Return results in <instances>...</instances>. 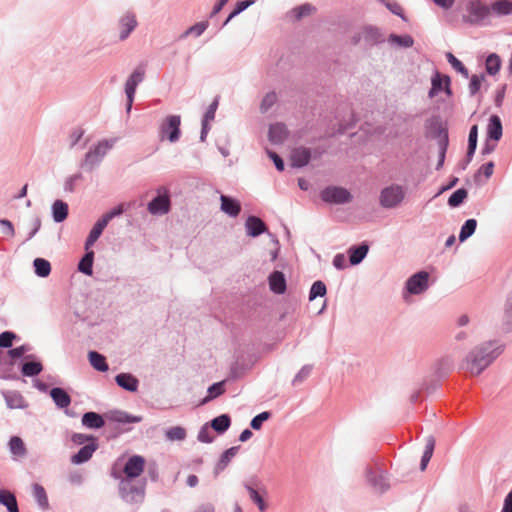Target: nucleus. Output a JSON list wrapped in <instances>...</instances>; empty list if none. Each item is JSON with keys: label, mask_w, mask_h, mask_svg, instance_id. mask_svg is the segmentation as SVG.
Returning a JSON list of instances; mask_svg holds the SVG:
<instances>
[{"label": "nucleus", "mask_w": 512, "mask_h": 512, "mask_svg": "<svg viewBox=\"0 0 512 512\" xmlns=\"http://www.w3.org/2000/svg\"><path fill=\"white\" fill-rule=\"evenodd\" d=\"M391 40L394 42V43H397L401 46H404V47H411L413 45V39L411 36L409 35H405V36H398V35H392L391 36Z\"/></svg>", "instance_id": "052dcab7"}, {"label": "nucleus", "mask_w": 512, "mask_h": 512, "mask_svg": "<svg viewBox=\"0 0 512 512\" xmlns=\"http://www.w3.org/2000/svg\"><path fill=\"white\" fill-rule=\"evenodd\" d=\"M166 436L171 441H181L186 437V431L180 426L172 427L166 431Z\"/></svg>", "instance_id": "09e8293b"}, {"label": "nucleus", "mask_w": 512, "mask_h": 512, "mask_svg": "<svg viewBox=\"0 0 512 512\" xmlns=\"http://www.w3.org/2000/svg\"><path fill=\"white\" fill-rule=\"evenodd\" d=\"M493 170H494V163L488 162V163L483 164L480 167L479 174L483 173L485 175L486 179H488L493 174Z\"/></svg>", "instance_id": "69168bd1"}, {"label": "nucleus", "mask_w": 512, "mask_h": 512, "mask_svg": "<svg viewBox=\"0 0 512 512\" xmlns=\"http://www.w3.org/2000/svg\"><path fill=\"white\" fill-rule=\"evenodd\" d=\"M288 130L283 123H275L270 126L269 140L274 144L283 143L288 137Z\"/></svg>", "instance_id": "ddd939ff"}, {"label": "nucleus", "mask_w": 512, "mask_h": 512, "mask_svg": "<svg viewBox=\"0 0 512 512\" xmlns=\"http://www.w3.org/2000/svg\"><path fill=\"white\" fill-rule=\"evenodd\" d=\"M180 116H168L162 123L160 128L161 139H167L170 142H176L180 136Z\"/></svg>", "instance_id": "20e7f679"}, {"label": "nucleus", "mask_w": 512, "mask_h": 512, "mask_svg": "<svg viewBox=\"0 0 512 512\" xmlns=\"http://www.w3.org/2000/svg\"><path fill=\"white\" fill-rule=\"evenodd\" d=\"M269 287L276 294H283L286 290V279L282 272L274 271L269 276Z\"/></svg>", "instance_id": "dca6fc26"}, {"label": "nucleus", "mask_w": 512, "mask_h": 512, "mask_svg": "<svg viewBox=\"0 0 512 512\" xmlns=\"http://www.w3.org/2000/svg\"><path fill=\"white\" fill-rule=\"evenodd\" d=\"M325 294H326V286H325V284L322 281H316V282L313 283V285L311 287L309 299L313 300L316 297H318V296L322 297Z\"/></svg>", "instance_id": "3c124183"}, {"label": "nucleus", "mask_w": 512, "mask_h": 512, "mask_svg": "<svg viewBox=\"0 0 512 512\" xmlns=\"http://www.w3.org/2000/svg\"><path fill=\"white\" fill-rule=\"evenodd\" d=\"M114 419L117 422H121V423H135V422L140 421V418L133 417V416L127 415L125 413H119L117 416L114 417Z\"/></svg>", "instance_id": "e2e57ef3"}, {"label": "nucleus", "mask_w": 512, "mask_h": 512, "mask_svg": "<svg viewBox=\"0 0 512 512\" xmlns=\"http://www.w3.org/2000/svg\"><path fill=\"white\" fill-rule=\"evenodd\" d=\"M93 259H94V252L87 250V253L81 259V261L78 265V269L86 275H92Z\"/></svg>", "instance_id": "c9c22d12"}, {"label": "nucleus", "mask_w": 512, "mask_h": 512, "mask_svg": "<svg viewBox=\"0 0 512 512\" xmlns=\"http://www.w3.org/2000/svg\"><path fill=\"white\" fill-rule=\"evenodd\" d=\"M34 494L40 505L47 504V496L44 488L38 484L34 486Z\"/></svg>", "instance_id": "680f3d73"}, {"label": "nucleus", "mask_w": 512, "mask_h": 512, "mask_svg": "<svg viewBox=\"0 0 512 512\" xmlns=\"http://www.w3.org/2000/svg\"><path fill=\"white\" fill-rule=\"evenodd\" d=\"M448 62L452 65V67L458 71L459 73L463 74L465 77H468V70L463 65V63L458 60L452 53L448 52L446 54Z\"/></svg>", "instance_id": "8fccbe9b"}, {"label": "nucleus", "mask_w": 512, "mask_h": 512, "mask_svg": "<svg viewBox=\"0 0 512 512\" xmlns=\"http://www.w3.org/2000/svg\"><path fill=\"white\" fill-rule=\"evenodd\" d=\"M16 335L13 332L5 331L0 334V347L9 348L12 346L13 340Z\"/></svg>", "instance_id": "4d7b16f0"}, {"label": "nucleus", "mask_w": 512, "mask_h": 512, "mask_svg": "<svg viewBox=\"0 0 512 512\" xmlns=\"http://www.w3.org/2000/svg\"><path fill=\"white\" fill-rule=\"evenodd\" d=\"M120 24V39L124 40L126 39L129 34L135 29L137 26V20L135 17V14L133 13H127L123 15L119 21Z\"/></svg>", "instance_id": "f8f14e48"}, {"label": "nucleus", "mask_w": 512, "mask_h": 512, "mask_svg": "<svg viewBox=\"0 0 512 512\" xmlns=\"http://www.w3.org/2000/svg\"><path fill=\"white\" fill-rule=\"evenodd\" d=\"M487 136L489 140L495 142L499 141L502 137V123L497 115H492L489 119L487 126Z\"/></svg>", "instance_id": "4468645a"}, {"label": "nucleus", "mask_w": 512, "mask_h": 512, "mask_svg": "<svg viewBox=\"0 0 512 512\" xmlns=\"http://www.w3.org/2000/svg\"><path fill=\"white\" fill-rule=\"evenodd\" d=\"M89 362L92 367L98 371L105 372L108 370L106 359L103 355L96 351H90L88 354Z\"/></svg>", "instance_id": "c756f323"}, {"label": "nucleus", "mask_w": 512, "mask_h": 512, "mask_svg": "<svg viewBox=\"0 0 512 512\" xmlns=\"http://www.w3.org/2000/svg\"><path fill=\"white\" fill-rule=\"evenodd\" d=\"M502 512H512V491L505 498Z\"/></svg>", "instance_id": "774afa93"}, {"label": "nucleus", "mask_w": 512, "mask_h": 512, "mask_svg": "<svg viewBox=\"0 0 512 512\" xmlns=\"http://www.w3.org/2000/svg\"><path fill=\"white\" fill-rule=\"evenodd\" d=\"M220 200H221V209L223 212H225L226 214H228L232 217H236L239 215V213L241 211V206L237 200L232 199L225 195H222Z\"/></svg>", "instance_id": "a211bd4d"}, {"label": "nucleus", "mask_w": 512, "mask_h": 512, "mask_svg": "<svg viewBox=\"0 0 512 512\" xmlns=\"http://www.w3.org/2000/svg\"><path fill=\"white\" fill-rule=\"evenodd\" d=\"M502 348L494 342H485L472 349L465 357L462 368L473 376L481 374L500 354Z\"/></svg>", "instance_id": "f257e3e1"}, {"label": "nucleus", "mask_w": 512, "mask_h": 512, "mask_svg": "<svg viewBox=\"0 0 512 512\" xmlns=\"http://www.w3.org/2000/svg\"><path fill=\"white\" fill-rule=\"evenodd\" d=\"M404 197V188L400 185L392 184L382 189L379 196V203L384 208H393L399 205Z\"/></svg>", "instance_id": "7ed1b4c3"}, {"label": "nucleus", "mask_w": 512, "mask_h": 512, "mask_svg": "<svg viewBox=\"0 0 512 512\" xmlns=\"http://www.w3.org/2000/svg\"><path fill=\"white\" fill-rule=\"evenodd\" d=\"M314 11H315V8L311 4H303L301 6L294 8L291 11V16L295 20H300L303 17L311 15Z\"/></svg>", "instance_id": "4c0bfd02"}, {"label": "nucleus", "mask_w": 512, "mask_h": 512, "mask_svg": "<svg viewBox=\"0 0 512 512\" xmlns=\"http://www.w3.org/2000/svg\"><path fill=\"white\" fill-rule=\"evenodd\" d=\"M125 210L124 204H119L117 207L107 212L102 216V219L108 224L114 217L121 215Z\"/></svg>", "instance_id": "bf43d9fd"}, {"label": "nucleus", "mask_w": 512, "mask_h": 512, "mask_svg": "<svg viewBox=\"0 0 512 512\" xmlns=\"http://www.w3.org/2000/svg\"><path fill=\"white\" fill-rule=\"evenodd\" d=\"M269 418H270L269 412H267V411L262 412L252 419L250 425L253 429L259 430L261 428L263 422L268 420Z\"/></svg>", "instance_id": "6e6d98bb"}, {"label": "nucleus", "mask_w": 512, "mask_h": 512, "mask_svg": "<svg viewBox=\"0 0 512 512\" xmlns=\"http://www.w3.org/2000/svg\"><path fill=\"white\" fill-rule=\"evenodd\" d=\"M27 351H28L27 346L22 345V346L14 348V349H11L9 351V355L11 356V358L17 359V358H20L21 356H23L24 353Z\"/></svg>", "instance_id": "338daca9"}, {"label": "nucleus", "mask_w": 512, "mask_h": 512, "mask_svg": "<svg viewBox=\"0 0 512 512\" xmlns=\"http://www.w3.org/2000/svg\"><path fill=\"white\" fill-rule=\"evenodd\" d=\"M145 70L143 67H137L131 76L128 78L125 84V93L127 95V110L129 111L132 107L134 94L139 83L144 79Z\"/></svg>", "instance_id": "6e6552de"}, {"label": "nucleus", "mask_w": 512, "mask_h": 512, "mask_svg": "<svg viewBox=\"0 0 512 512\" xmlns=\"http://www.w3.org/2000/svg\"><path fill=\"white\" fill-rule=\"evenodd\" d=\"M476 226L477 222L475 219H468L461 228L459 240L463 242L469 238L475 232Z\"/></svg>", "instance_id": "58836bf2"}, {"label": "nucleus", "mask_w": 512, "mask_h": 512, "mask_svg": "<svg viewBox=\"0 0 512 512\" xmlns=\"http://www.w3.org/2000/svg\"><path fill=\"white\" fill-rule=\"evenodd\" d=\"M250 499L258 506L261 512H265L267 509V504L263 497L252 487H247Z\"/></svg>", "instance_id": "c03bdc74"}, {"label": "nucleus", "mask_w": 512, "mask_h": 512, "mask_svg": "<svg viewBox=\"0 0 512 512\" xmlns=\"http://www.w3.org/2000/svg\"><path fill=\"white\" fill-rule=\"evenodd\" d=\"M369 482L380 492H384L389 488V483L384 471L378 470L368 475Z\"/></svg>", "instance_id": "f3484780"}, {"label": "nucleus", "mask_w": 512, "mask_h": 512, "mask_svg": "<svg viewBox=\"0 0 512 512\" xmlns=\"http://www.w3.org/2000/svg\"><path fill=\"white\" fill-rule=\"evenodd\" d=\"M432 87L429 91V97H435L439 92L445 90V92L450 95V78L446 75H441L439 72H436L431 79Z\"/></svg>", "instance_id": "9b49d317"}, {"label": "nucleus", "mask_w": 512, "mask_h": 512, "mask_svg": "<svg viewBox=\"0 0 512 512\" xmlns=\"http://www.w3.org/2000/svg\"><path fill=\"white\" fill-rule=\"evenodd\" d=\"M434 448H435V439H434V437L430 436L426 440L425 450H424V453H423L422 459H421L420 468L422 471H424L426 469V467L433 455Z\"/></svg>", "instance_id": "2f4dec72"}, {"label": "nucleus", "mask_w": 512, "mask_h": 512, "mask_svg": "<svg viewBox=\"0 0 512 512\" xmlns=\"http://www.w3.org/2000/svg\"><path fill=\"white\" fill-rule=\"evenodd\" d=\"M146 460L143 456L133 455L124 465L123 473L124 478L135 479L138 478L145 470Z\"/></svg>", "instance_id": "0eeeda50"}, {"label": "nucleus", "mask_w": 512, "mask_h": 512, "mask_svg": "<svg viewBox=\"0 0 512 512\" xmlns=\"http://www.w3.org/2000/svg\"><path fill=\"white\" fill-rule=\"evenodd\" d=\"M218 107V101L214 100L208 107L207 111L204 114V118L202 121V131H201V140H204L208 131H209V122L214 120L215 112Z\"/></svg>", "instance_id": "a878e982"}, {"label": "nucleus", "mask_w": 512, "mask_h": 512, "mask_svg": "<svg viewBox=\"0 0 512 512\" xmlns=\"http://www.w3.org/2000/svg\"><path fill=\"white\" fill-rule=\"evenodd\" d=\"M0 503L6 506L9 512H19L15 495L7 490L0 491Z\"/></svg>", "instance_id": "bb28decb"}, {"label": "nucleus", "mask_w": 512, "mask_h": 512, "mask_svg": "<svg viewBox=\"0 0 512 512\" xmlns=\"http://www.w3.org/2000/svg\"><path fill=\"white\" fill-rule=\"evenodd\" d=\"M321 198L328 203L344 204L352 200V195L343 187L331 186L321 192Z\"/></svg>", "instance_id": "39448f33"}, {"label": "nucleus", "mask_w": 512, "mask_h": 512, "mask_svg": "<svg viewBox=\"0 0 512 512\" xmlns=\"http://www.w3.org/2000/svg\"><path fill=\"white\" fill-rule=\"evenodd\" d=\"M477 137H478V127L477 125H473L469 132L468 137V151L467 156L470 158L474 154L477 146Z\"/></svg>", "instance_id": "37998d69"}, {"label": "nucleus", "mask_w": 512, "mask_h": 512, "mask_svg": "<svg viewBox=\"0 0 512 512\" xmlns=\"http://www.w3.org/2000/svg\"><path fill=\"white\" fill-rule=\"evenodd\" d=\"M43 367L40 362H27L22 366V373L25 376H36L42 371Z\"/></svg>", "instance_id": "79ce46f5"}, {"label": "nucleus", "mask_w": 512, "mask_h": 512, "mask_svg": "<svg viewBox=\"0 0 512 512\" xmlns=\"http://www.w3.org/2000/svg\"><path fill=\"white\" fill-rule=\"evenodd\" d=\"M111 147L112 144L108 143V141H102L95 147L93 151H90L87 154V159H91L93 157H102Z\"/></svg>", "instance_id": "de8ad7c7"}, {"label": "nucleus", "mask_w": 512, "mask_h": 512, "mask_svg": "<svg viewBox=\"0 0 512 512\" xmlns=\"http://www.w3.org/2000/svg\"><path fill=\"white\" fill-rule=\"evenodd\" d=\"M108 224L103 220L102 218L99 219L92 230L90 231L86 243H85V249L89 250V248L98 240L100 235L102 234L103 230Z\"/></svg>", "instance_id": "5701e85b"}, {"label": "nucleus", "mask_w": 512, "mask_h": 512, "mask_svg": "<svg viewBox=\"0 0 512 512\" xmlns=\"http://www.w3.org/2000/svg\"><path fill=\"white\" fill-rule=\"evenodd\" d=\"M238 448L237 447H231L227 449L221 456V459L217 465L218 470H223L226 468V466L229 464L231 459L237 454Z\"/></svg>", "instance_id": "a18cd8bd"}, {"label": "nucleus", "mask_w": 512, "mask_h": 512, "mask_svg": "<svg viewBox=\"0 0 512 512\" xmlns=\"http://www.w3.org/2000/svg\"><path fill=\"white\" fill-rule=\"evenodd\" d=\"M35 272L40 277H46L50 274L51 265L43 258H36L34 260Z\"/></svg>", "instance_id": "e433bc0d"}, {"label": "nucleus", "mask_w": 512, "mask_h": 512, "mask_svg": "<svg viewBox=\"0 0 512 512\" xmlns=\"http://www.w3.org/2000/svg\"><path fill=\"white\" fill-rule=\"evenodd\" d=\"M50 396L59 408H67L71 403L70 396L62 388L51 389Z\"/></svg>", "instance_id": "4be33fe9"}, {"label": "nucleus", "mask_w": 512, "mask_h": 512, "mask_svg": "<svg viewBox=\"0 0 512 512\" xmlns=\"http://www.w3.org/2000/svg\"><path fill=\"white\" fill-rule=\"evenodd\" d=\"M53 218L56 222L64 221L68 216V205L61 201L56 200L52 206Z\"/></svg>", "instance_id": "7c9ffc66"}, {"label": "nucleus", "mask_w": 512, "mask_h": 512, "mask_svg": "<svg viewBox=\"0 0 512 512\" xmlns=\"http://www.w3.org/2000/svg\"><path fill=\"white\" fill-rule=\"evenodd\" d=\"M9 449L16 459L23 458L27 454L26 446L23 440L18 436H13L10 438Z\"/></svg>", "instance_id": "b1692460"}, {"label": "nucleus", "mask_w": 512, "mask_h": 512, "mask_svg": "<svg viewBox=\"0 0 512 512\" xmlns=\"http://www.w3.org/2000/svg\"><path fill=\"white\" fill-rule=\"evenodd\" d=\"M429 274L425 271H420L411 276L406 284L407 290L411 294H420L428 287Z\"/></svg>", "instance_id": "1a4fd4ad"}, {"label": "nucleus", "mask_w": 512, "mask_h": 512, "mask_svg": "<svg viewBox=\"0 0 512 512\" xmlns=\"http://www.w3.org/2000/svg\"><path fill=\"white\" fill-rule=\"evenodd\" d=\"M230 423V417L226 414H223L211 421V427L218 433H223L229 428Z\"/></svg>", "instance_id": "72a5a7b5"}, {"label": "nucleus", "mask_w": 512, "mask_h": 512, "mask_svg": "<svg viewBox=\"0 0 512 512\" xmlns=\"http://www.w3.org/2000/svg\"><path fill=\"white\" fill-rule=\"evenodd\" d=\"M310 160V151L306 148H297L292 151L291 162L295 167H303Z\"/></svg>", "instance_id": "412c9836"}, {"label": "nucleus", "mask_w": 512, "mask_h": 512, "mask_svg": "<svg viewBox=\"0 0 512 512\" xmlns=\"http://www.w3.org/2000/svg\"><path fill=\"white\" fill-rule=\"evenodd\" d=\"M483 80H484L483 75H481V76L473 75L471 77L470 84H469V90L472 95H475L479 91Z\"/></svg>", "instance_id": "13d9d810"}, {"label": "nucleus", "mask_w": 512, "mask_h": 512, "mask_svg": "<svg viewBox=\"0 0 512 512\" xmlns=\"http://www.w3.org/2000/svg\"><path fill=\"white\" fill-rule=\"evenodd\" d=\"M486 71L490 75H496L501 67V59L497 54H490L486 59Z\"/></svg>", "instance_id": "f704fd0d"}, {"label": "nucleus", "mask_w": 512, "mask_h": 512, "mask_svg": "<svg viewBox=\"0 0 512 512\" xmlns=\"http://www.w3.org/2000/svg\"><path fill=\"white\" fill-rule=\"evenodd\" d=\"M491 11L499 16L512 14V1L498 0L492 3Z\"/></svg>", "instance_id": "c85d7f7f"}, {"label": "nucleus", "mask_w": 512, "mask_h": 512, "mask_svg": "<svg viewBox=\"0 0 512 512\" xmlns=\"http://www.w3.org/2000/svg\"><path fill=\"white\" fill-rule=\"evenodd\" d=\"M208 21H201L196 23L195 25L189 27L183 34L182 38H185L189 35H194L195 37H199L204 33V31L208 28Z\"/></svg>", "instance_id": "a19ab883"}, {"label": "nucleus", "mask_w": 512, "mask_h": 512, "mask_svg": "<svg viewBox=\"0 0 512 512\" xmlns=\"http://www.w3.org/2000/svg\"><path fill=\"white\" fill-rule=\"evenodd\" d=\"M350 252V263L353 265L359 264L368 252V246L363 244L358 247L351 248Z\"/></svg>", "instance_id": "473e14b6"}, {"label": "nucleus", "mask_w": 512, "mask_h": 512, "mask_svg": "<svg viewBox=\"0 0 512 512\" xmlns=\"http://www.w3.org/2000/svg\"><path fill=\"white\" fill-rule=\"evenodd\" d=\"M208 392L209 396L205 398L204 402H207L208 400H211L224 393L223 382L213 384L209 387Z\"/></svg>", "instance_id": "5fc2aeb1"}, {"label": "nucleus", "mask_w": 512, "mask_h": 512, "mask_svg": "<svg viewBox=\"0 0 512 512\" xmlns=\"http://www.w3.org/2000/svg\"><path fill=\"white\" fill-rule=\"evenodd\" d=\"M467 195L468 193L464 188L458 189L449 197L448 204L451 207H457L464 201Z\"/></svg>", "instance_id": "49530a36"}, {"label": "nucleus", "mask_w": 512, "mask_h": 512, "mask_svg": "<svg viewBox=\"0 0 512 512\" xmlns=\"http://www.w3.org/2000/svg\"><path fill=\"white\" fill-rule=\"evenodd\" d=\"M82 424L88 428L99 429L105 422L102 416L96 412H87L82 416Z\"/></svg>", "instance_id": "393cba45"}, {"label": "nucleus", "mask_w": 512, "mask_h": 512, "mask_svg": "<svg viewBox=\"0 0 512 512\" xmlns=\"http://www.w3.org/2000/svg\"><path fill=\"white\" fill-rule=\"evenodd\" d=\"M119 493L127 503H139L145 495L144 485L138 486L133 479L123 478L119 483Z\"/></svg>", "instance_id": "f03ea898"}, {"label": "nucleus", "mask_w": 512, "mask_h": 512, "mask_svg": "<svg viewBox=\"0 0 512 512\" xmlns=\"http://www.w3.org/2000/svg\"><path fill=\"white\" fill-rule=\"evenodd\" d=\"M247 234L256 237L266 231L265 223L258 217L250 216L245 223Z\"/></svg>", "instance_id": "2eb2a0df"}, {"label": "nucleus", "mask_w": 512, "mask_h": 512, "mask_svg": "<svg viewBox=\"0 0 512 512\" xmlns=\"http://www.w3.org/2000/svg\"><path fill=\"white\" fill-rule=\"evenodd\" d=\"M198 440L203 443H210L213 440V437L210 436V431L207 427H203L199 434H198Z\"/></svg>", "instance_id": "0e129e2a"}, {"label": "nucleus", "mask_w": 512, "mask_h": 512, "mask_svg": "<svg viewBox=\"0 0 512 512\" xmlns=\"http://www.w3.org/2000/svg\"><path fill=\"white\" fill-rule=\"evenodd\" d=\"M117 384L125 390L134 392L138 388V380L131 374L121 373L115 378Z\"/></svg>", "instance_id": "6ab92c4d"}, {"label": "nucleus", "mask_w": 512, "mask_h": 512, "mask_svg": "<svg viewBox=\"0 0 512 512\" xmlns=\"http://www.w3.org/2000/svg\"><path fill=\"white\" fill-rule=\"evenodd\" d=\"M503 320L506 329H512V291L506 298Z\"/></svg>", "instance_id": "ea45409f"}, {"label": "nucleus", "mask_w": 512, "mask_h": 512, "mask_svg": "<svg viewBox=\"0 0 512 512\" xmlns=\"http://www.w3.org/2000/svg\"><path fill=\"white\" fill-rule=\"evenodd\" d=\"M158 196L148 203V211L153 215H163L170 210V198L167 189L160 188Z\"/></svg>", "instance_id": "423d86ee"}, {"label": "nucleus", "mask_w": 512, "mask_h": 512, "mask_svg": "<svg viewBox=\"0 0 512 512\" xmlns=\"http://www.w3.org/2000/svg\"><path fill=\"white\" fill-rule=\"evenodd\" d=\"M471 23H478L487 17L491 11L490 7L479 0L471 1L467 6Z\"/></svg>", "instance_id": "9d476101"}, {"label": "nucleus", "mask_w": 512, "mask_h": 512, "mask_svg": "<svg viewBox=\"0 0 512 512\" xmlns=\"http://www.w3.org/2000/svg\"><path fill=\"white\" fill-rule=\"evenodd\" d=\"M5 401L10 409H25L28 404L19 393H10L5 395Z\"/></svg>", "instance_id": "cd10ccee"}, {"label": "nucleus", "mask_w": 512, "mask_h": 512, "mask_svg": "<svg viewBox=\"0 0 512 512\" xmlns=\"http://www.w3.org/2000/svg\"><path fill=\"white\" fill-rule=\"evenodd\" d=\"M254 3V0H244L241 2H238L236 5V8L230 13L227 20L224 24H227L232 18H234L236 15L247 9L250 5Z\"/></svg>", "instance_id": "603ef678"}, {"label": "nucleus", "mask_w": 512, "mask_h": 512, "mask_svg": "<svg viewBox=\"0 0 512 512\" xmlns=\"http://www.w3.org/2000/svg\"><path fill=\"white\" fill-rule=\"evenodd\" d=\"M96 449H97V445L94 443L88 444V445L82 447L78 451V453H76L75 455L72 456V458H71L72 463L81 464V463L88 461L92 457V455Z\"/></svg>", "instance_id": "aec40b11"}, {"label": "nucleus", "mask_w": 512, "mask_h": 512, "mask_svg": "<svg viewBox=\"0 0 512 512\" xmlns=\"http://www.w3.org/2000/svg\"><path fill=\"white\" fill-rule=\"evenodd\" d=\"M277 101V95L274 92L268 93L264 96L261 102V111L266 112L270 109Z\"/></svg>", "instance_id": "864d4df0"}]
</instances>
